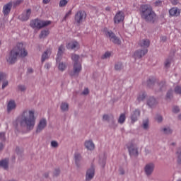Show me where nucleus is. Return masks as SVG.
Returning <instances> with one entry per match:
<instances>
[{
    "label": "nucleus",
    "instance_id": "20",
    "mask_svg": "<svg viewBox=\"0 0 181 181\" xmlns=\"http://www.w3.org/2000/svg\"><path fill=\"white\" fill-rule=\"evenodd\" d=\"M151 45V41L148 39H143L140 40L139 43V46L141 47V49H148Z\"/></svg>",
    "mask_w": 181,
    "mask_h": 181
},
{
    "label": "nucleus",
    "instance_id": "12",
    "mask_svg": "<svg viewBox=\"0 0 181 181\" xmlns=\"http://www.w3.org/2000/svg\"><path fill=\"white\" fill-rule=\"evenodd\" d=\"M30 15H32V9L28 8L18 16V19H20V21L22 22H26V21H29Z\"/></svg>",
    "mask_w": 181,
    "mask_h": 181
},
{
    "label": "nucleus",
    "instance_id": "50",
    "mask_svg": "<svg viewBox=\"0 0 181 181\" xmlns=\"http://www.w3.org/2000/svg\"><path fill=\"white\" fill-rule=\"evenodd\" d=\"M90 93L88 90V88H85L83 91L82 92L83 95H88V94Z\"/></svg>",
    "mask_w": 181,
    "mask_h": 181
},
{
    "label": "nucleus",
    "instance_id": "8",
    "mask_svg": "<svg viewBox=\"0 0 181 181\" xmlns=\"http://www.w3.org/2000/svg\"><path fill=\"white\" fill-rule=\"evenodd\" d=\"M106 37H109L110 40L115 43V45H121V40L118 37L115 36V34L112 31H105Z\"/></svg>",
    "mask_w": 181,
    "mask_h": 181
},
{
    "label": "nucleus",
    "instance_id": "17",
    "mask_svg": "<svg viewBox=\"0 0 181 181\" xmlns=\"http://www.w3.org/2000/svg\"><path fill=\"white\" fill-rule=\"evenodd\" d=\"M15 110H16V102L13 100H9L7 103V112L9 114Z\"/></svg>",
    "mask_w": 181,
    "mask_h": 181
},
{
    "label": "nucleus",
    "instance_id": "1",
    "mask_svg": "<svg viewBox=\"0 0 181 181\" xmlns=\"http://www.w3.org/2000/svg\"><path fill=\"white\" fill-rule=\"evenodd\" d=\"M20 125L22 128H26L27 131H32L36 124L35 110H24L20 116Z\"/></svg>",
    "mask_w": 181,
    "mask_h": 181
},
{
    "label": "nucleus",
    "instance_id": "6",
    "mask_svg": "<svg viewBox=\"0 0 181 181\" xmlns=\"http://www.w3.org/2000/svg\"><path fill=\"white\" fill-rule=\"evenodd\" d=\"M126 146L130 156H138V155H139V153L138 152V145L135 144L134 141L127 143Z\"/></svg>",
    "mask_w": 181,
    "mask_h": 181
},
{
    "label": "nucleus",
    "instance_id": "39",
    "mask_svg": "<svg viewBox=\"0 0 181 181\" xmlns=\"http://www.w3.org/2000/svg\"><path fill=\"white\" fill-rule=\"evenodd\" d=\"M23 2V0H16L15 1H13L12 4L13 5V6H18L19 5H21V4H22Z\"/></svg>",
    "mask_w": 181,
    "mask_h": 181
},
{
    "label": "nucleus",
    "instance_id": "31",
    "mask_svg": "<svg viewBox=\"0 0 181 181\" xmlns=\"http://www.w3.org/2000/svg\"><path fill=\"white\" fill-rule=\"evenodd\" d=\"M143 129H149V120L145 119L143 121V124L141 125Z\"/></svg>",
    "mask_w": 181,
    "mask_h": 181
},
{
    "label": "nucleus",
    "instance_id": "55",
    "mask_svg": "<svg viewBox=\"0 0 181 181\" xmlns=\"http://www.w3.org/2000/svg\"><path fill=\"white\" fill-rule=\"evenodd\" d=\"M70 15H71V11H69L68 13H66L64 19H66L67 17L70 16Z\"/></svg>",
    "mask_w": 181,
    "mask_h": 181
},
{
    "label": "nucleus",
    "instance_id": "33",
    "mask_svg": "<svg viewBox=\"0 0 181 181\" xmlns=\"http://www.w3.org/2000/svg\"><path fill=\"white\" fill-rule=\"evenodd\" d=\"M79 59L80 57L77 54H72L71 56V60L74 62V63H78Z\"/></svg>",
    "mask_w": 181,
    "mask_h": 181
},
{
    "label": "nucleus",
    "instance_id": "22",
    "mask_svg": "<svg viewBox=\"0 0 181 181\" xmlns=\"http://www.w3.org/2000/svg\"><path fill=\"white\" fill-rule=\"evenodd\" d=\"M50 54H52V49H47L42 55L41 57V62L42 63H44V62H46L47 59L50 57Z\"/></svg>",
    "mask_w": 181,
    "mask_h": 181
},
{
    "label": "nucleus",
    "instance_id": "35",
    "mask_svg": "<svg viewBox=\"0 0 181 181\" xmlns=\"http://www.w3.org/2000/svg\"><path fill=\"white\" fill-rule=\"evenodd\" d=\"M174 93L175 94H180L181 95V86H177L174 88Z\"/></svg>",
    "mask_w": 181,
    "mask_h": 181
},
{
    "label": "nucleus",
    "instance_id": "27",
    "mask_svg": "<svg viewBox=\"0 0 181 181\" xmlns=\"http://www.w3.org/2000/svg\"><path fill=\"white\" fill-rule=\"evenodd\" d=\"M157 104L158 102L154 98H150L147 100V105H148V107H155V105H156Z\"/></svg>",
    "mask_w": 181,
    "mask_h": 181
},
{
    "label": "nucleus",
    "instance_id": "7",
    "mask_svg": "<svg viewBox=\"0 0 181 181\" xmlns=\"http://www.w3.org/2000/svg\"><path fill=\"white\" fill-rule=\"evenodd\" d=\"M87 18V13H86V11H78L75 14V23L77 25H81L84 21H86V18Z\"/></svg>",
    "mask_w": 181,
    "mask_h": 181
},
{
    "label": "nucleus",
    "instance_id": "64",
    "mask_svg": "<svg viewBox=\"0 0 181 181\" xmlns=\"http://www.w3.org/2000/svg\"><path fill=\"white\" fill-rule=\"evenodd\" d=\"M179 119L181 121V115H179Z\"/></svg>",
    "mask_w": 181,
    "mask_h": 181
},
{
    "label": "nucleus",
    "instance_id": "61",
    "mask_svg": "<svg viewBox=\"0 0 181 181\" xmlns=\"http://www.w3.org/2000/svg\"><path fill=\"white\" fill-rule=\"evenodd\" d=\"M158 87H160V88H162L165 87V85H163V83H160L158 85Z\"/></svg>",
    "mask_w": 181,
    "mask_h": 181
},
{
    "label": "nucleus",
    "instance_id": "43",
    "mask_svg": "<svg viewBox=\"0 0 181 181\" xmlns=\"http://www.w3.org/2000/svg\"><path fill=\"white\" fill-rule=\"evenodd\" d=\"M115 70H121L122 69V64L121 63L116 64L115 66Z\"/></svg>",
    "mask_w": 181,
    "mask_h": 181
},
{
    "label": "nucleus",
    "instance_id": "44",
    "mask_svg": "<svg viewBox=\"0 0 181 181\" xmlns=\"http://www.w3.org/2000/svg\"><path fill=\"white\" fill-rule=\"evenodd\" d=\"M163 4V1H160V0H158L154 3V6H162Z\"/></svg>",
    "mask_w": 181,
    "mask_h": 181
},
{
    "label": "nucleus",
    "instance_id": "37",
    "mask_svg": "<svg viewBox=\"0 0 181 181\" xmlns=\"http://www.w3.org/2000/svg\"><path fill=\"white\" fill-rule=\"evenodd\" d=\"M163 132L164 134H172V129H170L169 127H165L163 129Z\"/></svg>",
    "mask_w": 181,
    "mask_h": 181
},
{
    "label": "nucleus",
    "instance_id": "60",
    "mask_svg": "<svg viewBox=\"0 0 181 181\" xmlns=\"http://www.w3.org/2000/svg\"><path fill=\"white\" fill-rule=\"evenodd\" d=\"M2 149H4V144L0 143V151H2Z\"/></svg>",
    "mask_w": 181,
    "mask_h": 181
},
{
    "label": "nucleus",
    "instance_id": "16",
    "mask_svg": "<svg viewBox=\"0 0 181 181\" xmlns=\"http://www.w3.org/2000/svg\"><path fill=\"white\" fill-rule=\"evenodd\" d=\"M113 19L115 23H120V22L124 21V19H125V15L124 12L119 11L116 13Z\"/></svg>",
    "mask_w": 181,
    "mask_h": 181
},
{
    "label": "nucleus",
    "instance_id": "30",
    "mask_svg": "<svg viewBox=\"0 0 181 181\" xmlns=\"http://www.w3.org/2000/svg\"><path fill=\"white\" fill-rule=\"evenodd\" d=\"M125 119H127V117L125 116V114L122 113L119 117L118 123L122 124L125 122Z\"/></svg>",
    "mask_w": 181,
    "mask_h": 181
},
{
    "label": "nucleus",
    "instance_id": "49",
    "mask_svg": "<svg viewBox=\"0 0 181 181\" xmlns=\"http://www.w3.org/2000/svg\"><path fill=\"white\" fill-rule=\"evenodd\" d=\"M0 139L1 141H5V132L0 133Z\"/></svg>",
    "mask_w": 181,
    "mask_h": 181
},
{
    "label": "nucleus",
    "instance_id": "63",
    "mask_svg": "<svg viewBox=\"0 0 181 181\" xmlns=\"http://www.w3.org/2000/svg\"><path fill=\"white\" fill-rule=\"evenodd\" d=\"M28 71L30 72V73H32V69H28Z\"/></svg>",
    "mask_w": 181,
    "mask_h": 181
},
{
    "label": "nucleus",
    "instance_id": "13",
    "mask_svg": "<svg viewBox=\"0 0 181 181\" xmlns=\"http://www.w3.org/2000/svg\"><path fill=\"white\" fill-rule=\"evenodd\" d=\"M155 170V164L153 163H148L144 167V173L146 176H151Z\"/></svg>",
    "mask_w": 181,
    "mask_h": 181
},
{
    "label": "nucleus",
    "instance_id": "48",
    "mask_svg": "<svg viewBox=\"0 0 181 181\" xmlns=\"http://www.w3.org/2000/svg\"><path fill=\"white\" fill-rule=\"evenodd\" d=\"M173 95V90H168L166 95L167 98H170Z\"/></svg>",
    "mask_w": 181,
    "mask_h": 181
},
{
    "label": "nucleus",
    "instance_id": "24",
    "mask_svg": "<svg viewBox=\"0 0 181 181\" xmlns=\"http://www.w3.org/2000/svg\"><path fill=\"white\" fill-rule=\"evenodd\" d=\"M170 16H179L180 15V10L176 7H173L169 10Z\"/></svg>",
    "mask_w": 181,
    "mask_h": 181
},
{
    "label": "nucleus",
    "instance_id": "51",
    "mask_svg": "<svg viewBox=\"0 0 181 181\" xmlns=\"http://www.w3.org/2000/svg\"><path fill=\"white\" fill-rule=\"evenodd\" d=\"M54 176H59L60 175V170L57 169L53 173Z\"/></svg>",
    "mask_w": 181,
    "mask_h": 181
},
{
    "label": "nucleus",
    "instance_id": "56",
    "mask_svg": "<svg viewBox=\"0 0 181 181\" xmlns=\"http://www.w3.org/2000/svg\"><path fill=\"white\" fill-rule=\"evenodd\" d=\"M171 4H173V5H177L178 1L177 0H170Z\"/></svg>",
    "mask_w": 181,
    "mask_h": 181
},
{
    "label": "nucleus",
    "instance_id": "32",
    "mask_svg": "<svg viewBox=\"0 0 181 181\" xmlns=\"http://www.w3.org/2000/svg\"><path fill=\"white\" fill-rule=\"evenodd\" d=\"M146 97V94L144 93H139L137 97V101H139V103H141V101H144L145 100Z\"/></svg>",
    "mask_w": 181,
    "mask_h": 181
},
{
    "label": "nucleus",
    "instance_id": "41",
    "mask_svg": "<svg viewBox=\"0 0 181 181\" xmlns=\"http://www.w3.org/2000/svg\"><path fill=\"white\" fill-rule=\"evenodd\" d=\"M18 88L19 91H26V86L25 85H18Z\"/></svg>",
    "mask_w": 181,
    "mask_h": 181
},
{
    "label": "nucleus",
    "instance_id": "54",
    "mask_svg": "<svg viewBox=\"0 0 181 181\" xmlns=\"http://www.w3.org/2000/svg\"><path fill=\"white\" fill-rule=\"evenodd\" d=\"M166 40H168V37H166V36H161L160 37V41L161 42H166Z\"/></svg>",
    "mask_w": 181,
    "mask_h": 181
},
{
    "label": "nucleus",
    "instance_id": "40",
    "mask_svg": "<svg viewBox=\"0 0 181 181\" xmlns=\"http://www.w3.org/2000/svg\"><path fill=\"white\" fill-rule=\"evenodd\" d=\"M110 57L111 52H107L102 56V59H110Z\"/></svg>",
    "mask_w": 181,
    "mask_h": 181
},
{
    "label": "nucleus",
    "instance_id": "21",
    "mask_svg": "<svg viewBox=\"0 0 181 181\" xmlns=\"http://www.w3.org/2000/svg\"><path fill=\"white\" fill-rule=\"evenodd\" d=\"M74 160L77 168H80V166H81V154L79 153H75Z\"/></svg>",
    "mask_w": 181,
    "mask_h": 181
},
{
    "label": "nucleus",
    "instance_id": "29",
    "mask_svg": "<svg viewBox=\"0 0 181 181\" xmlns=\"http://www.w3.org/2000/svg\"><path fill=\"white\" fill-rule=\"evenodd\" d=\"M173 62V59L172 58H167L164 62V66L165 69H169Z\"/></svg>",
    "mask_w": 181,
    "mask_h": 181
},
{
    "label": "nucleus",
    "instance_id": "18",
    "mask_svg": "<svg viewBox=\"0 0 181 181\" xmlns=\"http://www.w3.org/2000/svg\"><path fill=\"white\" fill-rule=\"evenodd\" d=\"M84 146L88 151H94L95 149V144H94V142L93 140H86L84 142Z\"/></svg>",
    "mask_w": 181,
    "mask_h": 181
},
{
    "label": "nucleus",
    "instance_id": "19",
    "mask_svg": "<svg viewBox=\"0 0 181 181\" xmlns=\"http://www.w3.org/2000/svg\"><path fill=\"white\" fill-rule=\"evenodd\" d=\"M141 115V110L136 109L131 115V119H132V124H134V122H136V121H138V118H139Z\"/></svg>",
    "mask_w": 181,
    "mask_h": 181
},
{
    "label": "nucleus",
    "instance_id": "25",
    "mask_svg": "<svg viewBox=\"0 0 181 181\" xmlns=\"http://www.w3.org/2000/svg\"><path fill=\"white\" fill-rule=\"evenodd\" d=\"M0 168H2L3 169H5V170H7L8 168H9V160L6 158L0 160Z\"/></svg>",
    "mask_w": 181,
    "mask_h": 181
},
{
    "label": "nucleus",
    "instance_id": "46",
    "mask_svg": "<svg viewBox=\"0 0 181 181\" xmlns=\"http://www.w3.org/2000/svg\"><path fill=\"white\" fill-rule=\"evenodd\" d=\"M180 111V109L179 108V107L177 106H174L173 108V112H174L175 114H177V112H179Z\"/></svg>",
    "mask_w": 181,
    "mask_h": 181
},
{
    "label": "nucleus",
    "instance_id": "45",
    "mask_svg": "<svg viewBox=\"0 0 181 181\" xmlns=\"http://www.w3.org/2000/svg\"><path fill=\"white\" fill-rule=\"evenodd\" d=\"M177 154V162L178 163H181V150H179Z\"/></svg>",
    "mask_w": 181,
    "mask_h": 181
},
{
    "label": "nucleus",
    "instance_id": "52",
    "mask_svg": "<svg viewBox=\"0 0 181 181\" xmlns=\"http://www.w3.org/2000/svg\"><path fill=\"white\" fill-rule=\"evenodd\" d=\"M103 121H109L110 116H108V115H104L103 116Z\"/></svg>",
    "mask_w": 181,
    "mask_h": 181
},
{
    "label": "nucleus",
    "instance_id": "23",
    "mask_svg": "<svg viewBox=\"0 0 181 181\" xmlns=\"http://www.w3.org/2000/svg\"><path fill=\"white\" fill-rule=\"evenodd\" d=\"M80 47V45L77 42V41H72L67 44L66 49H78Z\"/></svg>",
    "mask_w": 181,
    "mask_h": 181
},
{
    "label": "nucleus",
    "instance_id": "58",
    "mask_svg": "<svg viewBox=\"0 0 181 181\" xmlns=\"http://www.w3.org/2000/svg\"><path fill=\"white\" fill-rule=\"evenodd\" d=\"M43 4H47L49 2H50V0H42Z\"/></svg>",
    "mask_w": 181,
    "mask_h": 181
},
{
    "label": "nucleus",
    "instance_id": "28",
    "mask_svg": "<svg viewBox=\"0 0 181 181\" xmlns=\"http://www.w3.org/2000/svg\"><path fill=\"white\" fill-rule=\"evenodd\" d=\"M60 108L62 112H66V111H69V103L66 102H62L61 103Z\"/></svg>",
    "mask_w": 181,
    "mask_h": 181
},
{
    "label": "nucleus",
    "instance_id": "38",
    "mask_svg": "<svg viewBox=\"0 0 181 181\" xmlns=\"http://www.w3.org/2000/svg\"><path fill=\"white\" fill-rule=\"evenodd\" d=\"M52 148H59V143L56 141H51Z\"/></svg>",
    "mask_w": 181,
    "mask_h": 181
},
{
    "label": "nucleus",
    "instance_id": "2",
    "mask_svg": "<svg viewBox=\"0 0 181 181\" xmlns=\"http://www.w3.org/2000/svg\"><path fill=\"white\" fill-rule=\"evenodd\" d=\"M26 56H28V51L25 49V45L23 43H18L7 56L6 61L9 64H13L16 63L18 57H26Z\"/></svg>",
    "mask_w": 181,
    "mask_h": 181
},
{
    "label": "nucleus",
    "instance_id": "4",
    "mask_svg": "<svg viewBox=\"0 0 181 181\" xmlns=\"http://www.w3.org/2000/svg\"><path fill=\"white\" fill-rule=\"evenodd\" d=\"M64 52V45H62L58 49V53L56 58V62L59 71H64L67 69V63L62 62L63 59V52Z\"/></svg>",
    "mask_w": 181,
    "mask_h": 181
},
{
    "label": "nucleus",
    "instance_id": "34",
    "mask_svg": "<svg viewBox=\"0 0 181 181\" xmlns=\"http://www.w3.org/2000/svg\"><path fill=\"white\" fill-rule=\"evenodd\" d=\"M67 4H69V1H67V0H60V1H59V8H64V6H66V5H67Z\"/></svg>",
    "mask_w": 181,
    "mask_h": 181
},
{
    "label": "nucleus",
    "instance_id": "59",
    "mask_svg": "<svg viewBox=\"0 0 181 181\" xmlns=\"http://www.w3.org/2000/svg\"><path fill=\"white\" fill-rule=\"evenodd\" d=\"M3 78H4V74H2V72H0V81L3 80Z\"/></svg>",
    "mask_w": 181,
    "mask_h": 181
},
{
    "label": "nucleus",
    "instance_id": "9",
    "mask_svg": "<svg viewBox=\"0 0 181 181\" xmlns=\"http://www.w3.org/2000/svg\"><path fill=\"white\" fill-rule=\"evenodd\" d=\"M47 127V119L45 117L40 119L37 128H36V133L40 134L43 129H45Z\"/></svg>",
    "mask_w": 181,
    "mask_h": 181
},
{
    "label": "nucleus",
    "instance_id": "57",
    "mask_svg": "<svg viewBox=\"0 0 181 181\" xmlns=\"http://www.w3.org/2000/svg\"><path fill=\"white\" fill-rule=\"evenodd\" d=\"M50 66H51L50 64H46L45 65V68L49 70V69H50Z\"/></svg>",
    "mask_w": 181,
    "mask_h": 181
},
{
    "label": "nucleus",
    "instance_id": "36",
    "mask_svg": "<svg viewBox=\"0 0 181 181\" xmlns=\"http://www.w3.org/2000/svg\"><path fill=\"white\" fill-rule=\"evenodd\" d=\"M99 163H100V166H102V168H105V163H106L105 158H100L99 160Z\"/></svg>",
    "mask_w": 181,
    "mask_h": 181
},
{
    "label": "nucleus",
    "instance_id": "53",
    "mask_svg": "<svg viewBox=\"0 0 181 181\" xmlns=\"http://www.w3.org/2000/svg\"><path fill=\"white\" fill-rule=\"evenodd\" d=\"M8 84V81H4L2 84V89L4 90V88H5V87H7Z\"/></svg>",
    "mask_w": 181,
    "mask_h": 181
},
{
    "label": "nucleus",
    "instance_id": "62",
    "mask_svg": "<svg viewBox=\"0 0 181 181\" xmlns=\"http://www.w3.org/2000/svg\"><path fill=\"white\" fill-rule=\"evenodd\" d=\"M106 11H110V7H107Z\"/></svg>",
    "mask_w": 181,
    "mask_h": 181
},
{
    "label": "nucleus",
    "instance_id": "10",
    "mask_svg": "<svg viewBox=\"0 0 181 181\" xmlns=\"http://www.w3.org/2000/svg\"><path fill=\"white\" fill-rule=\"evenodd\" d=\"M82 66L81 63L75 62L74 63L73 71L70 72L71 77H78V74L81 72Z\"/></svg>",
    "mask_w": 181,
    "mask_h": 181
},
{
    "label": "nucleus",
    "instance_id": "3",
    "mask_svg": "<svg viewBox=\"0 0 181 181\" xmlns=\"http://www.w3.org/2000/svg\"><path fill=\"white\" fill-rule=\"evenodd\" d=\"M140 15L142 19L146 22H155L156 21V14L152 10V7L148 4L142 5L140 8Z\"/></svg>",
    "mask_w": 181,
    "mask_h": 181
},
{
    "label": "nucleus",
    "instance_id": "47",
    "mask_svg": "<svg viewBox=\"0 0 181 181\" xmlns=\"http://www.w3.org/2000/svg\"><path fill=\"white\" fill-rule=\"evenodd\" d=\"M156 121H157V122H162V121H163V117H162L160 115H157L156 117Z\"/></svg>",
    "mask_w": 181,
    "mask_h": 181
},
{
    "label": "nucleus",
    "instance_id": "14",
    "mask_svg": "<svg viewBox=\"0 0 181 181\" xmlns=\"http://www.w3.org/2000/svg\"><path fill=\"white\" fill-rule=\"evenodd\" d=\"M146 53H148V49L144 48V49H137L134 54V57L135 59H142V57H144V56H145V54H146Z\"/></svg>",
    "mask_w": 181,
    "mask_h": 181
},
{
    "label": "nucleus",
    "instance_id": "26",
    "mask_svg": "<svg viewBox=\"0 0 181 181\" xmlns=\"http://www.w3.org/2000/svg\"><path fill=\"white\" fill-rule=\"evenodd\" d=\"M50 34V31L49 30H43L40 32L39 35V38L40 39H46Z\"/></svg>",
    "mask_w": 181,
    "mask_h": 181
},
{
    "label": "nucleus",
    "instance_id": "5",
    "mask_svg": "<svg viewBox=\"0 0 181 181\" xmlns=\"http://www.w3.org/2000/svg\"><path fill=\"white\" fill-rule=\"evenodd\" d=\"M50 23H52L50 21L35 19L30 22V26L33 28V29H42V28H46V26H49Z\"/></svg>",
    "mask_w": 181,
    "mask_h": 181
},
{
    "label": "nucleus",
    "instance_id": "42",
    "mask_svg": "<svg viewBox=\"0 0 181 181\" xmlns=\"http://www.w3.org/2000/svg\"><path fill=\"white\" fill-rule=\"evenodd\" d=\"M119 174L121 175V176H124V175H125V169H124L122 167H120L119 168Z\"/></svg>",
    "mask_w": 181,
    "mask_h": 181
},
{
    "label": "nucleus",
    "instance_id": "11",
    "mask_svg": "<svg viewBox=\"0 0 181 181\" xmlns=\"http://www.w3.org/2000/svg\"><path fill=\"white\" fill-rule=\"evenodd\" d=\"M94 176H95V168H94V166H91L86 170L85 180L91 181L94 179Z\"/></svg>",
    "mask_w": 181,
    "mask_h": 181
},
{
    "label": "nucleus",
    "instance_id": "15",
    "mask_svg": "<svg viewBox=\"0 0 181 181\" xmlns=\"http://www.w3.org/2000/svg\"><path fill=\"white\" fill-rule=\"evenodd\" d=\"M12 1H10L3 6L2 13L4 16H8V15L11 13V11L12 10Z\"/></svg>",
    "mask_w": 181,
    "mask_h": 181
}]
</instances>
